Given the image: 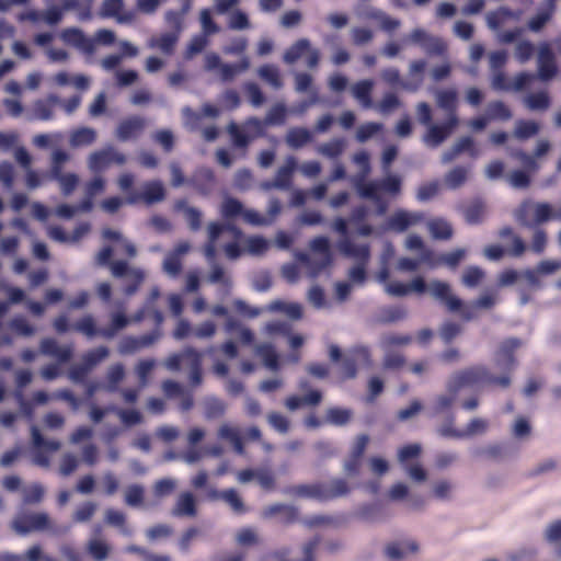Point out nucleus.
Masks as SVG:
<instances>
[{"instance_id": "nucleus-56", "label": "nucleus", "mask_w": 561, "mask_h": 561, "mask_svg": "<svg viewBox=\"0 0 561 561\" xmlns=\"http://www.w3.org/2000/svg\"><path fill=\"white\" fill-rule=\"evenodd\" d=\"M486 113L490 121H508L512 117V111L502 101L490 102Z\"/></svg>"}, {"instance_id": "nucleus-27", "label": "nucleus", "mask_w": 561, "mask_h": 561, "mask_svg": "<svg viewBox=\"0 0 561 561\" xmlns=\"http://www.w3.org/2000/svg\"><path fill=\"white\" fill-rule=\"evenodd\" d=\"M297 168V160L295 157L289 156L286 159V162L284 165H282L273 180L272 183L265 184L266 187L271 188H279V190H287L290 187L293 182V173Z\"/></svg>"}, {"instance_id": "nucleus-52", "label": "nucleus", "mask_w": 561, "mask_h": 561, "mask_svg": "<svg viewBox=\"0 0 561 561\" xmlns=\"http://www.w3.org/2000/svg\"><path fill=\"white\" fill-rule=\"evenodd\" d=\"M550 96L546 91L530 93L525 98V104L531 111H545L550 106Z\"/></svg>"}, {"instance_id": "nucleus-61", "label": "nucleus", "mask_w": 561, "mask_h": 561, "mask_svg": "<svg viewBox=\"0 0 561 561\" xmlns=\"http://www.w3.org/2000/svg\"><path fill=\"white\" fill-rule=\"evenodd\" d=\"M531 211L534 228H537L539 225L551 220V205L549 203L534 202V208L531 209Z\"/></svg>"}, {"instance_id": "nucleus-33", "label": "nucleus", "mask_w": 561, "mask_h": 561, "mask_svg": "<svg viewBox=\"0 0 561 561\" xmlns=\"http://www.w3.org/2000/svg\"><path fill=\"white\" fill-rule=\"evenodd\" d=\"M255 353L262 359V362L267 368L272 370H277L279 368V357L273 344H259L255 348Z\"/></svg>"}, {"instance_id": "nucleus-13", "label": "nucleus", "mask_w": 561, "mask_h": 561, "mask_svg": "<svg viewBox=\"0 0 561 561\" xmlns=\"http://www.w3.org/2000/svg\"><path fill=\"white\" fill-rule=\"evenodd\" d=\"M161 337L159 330H152L140 336H124L118 344V352L122 355H131L138 351L153 345Z\"/></svg>"}, {"instance_id": "nucleus-6", "label": "nucleus", "mask_w": 561, "mask_h": 561, "mask_svg": "<svg viewBox=\"0 0 561 561\" xmlns=\"http://www.w3.org/2000/svg\"><path fill=\"white\" fill-rule=\"evenodd\" d=\"M11 528L19 535L45 530L58 533L49 515L45 512H20L11 522Z\"/></svg>"}, {"instance_id": "nucleus-31", "label": "nucleus", "mask_w": 561, "mask_h": 561, "mask_svg": "<svg viewBox=\"0 0 561 561\" xmlns=\"http://www.w3.org/2000/svg\"><path fill=\"white\" fill-rule=\"evenodd\" d=\"M437 105L447 113V117L457 115L458 94L454 89L439 90L436 93Z\"/></svg>"}, {"instance_id": "nucleus-39", "label": "nucleus", "mask_w": 561, "mask_h": 561, "mask_svg": "<svg viewBox=\"0 0 561 561\" xmlns=\"http://www.w3.org/2000/svg\"><path fill=\"white\" fill-rule=\"evenodd\" d=\"M345 146V139L340 137L333 138L328 142L319 145L316 150L319 154L323 157L336 159L343 153Z\"/></svg>"}, {"instance_id": "nucleus-37", "label": "nucleus", "mask_w": 561, "mask_h": 561, "mask_svg": "<svg viewBox=\"0 0 561 561\" xmlns=\"http://www.w3.org/2000/svg\"><path fill=\"white\" fill-rule=\"evenodd\" d=\"M130 320L124 312H114L108 327L100 330V336L105 339L114 337L121 330L129 324Z\"/></svg>"}, {"instance_id": "nucleus-64", "label": "nucleus", "mask_w": 561, "mask_h": 561, "mask_svg": "<svg viewBox=\"0 0 561 561\" xmlns=\"http://www.w3.org/2000/svg\"><path fill=\"white\" fill-rule=\"evenodd\" d=\"M533 173L524 170H514L507 175L510 185L514 188H527L530 185V175Z\"/></svg>"}, {"instance_id": "nucleus-20", "label": "nucleus", "mask_w": 561, "mask_h": 561, "mask_svg": "<svg viewBox=\"0 0 561 561\" xmlns=\"http://www.w3.org/2000/svg\"><path fill=\"white\" fill-rule=\"evenodd\" d=\"M428 288L432 296L443 302L449 311H458L462 307V300L451 294L449 284L442 280H433Z\"/></svg>"}, {"instance_id": "nucleus-48", "label": "nucleus", "mask_w": 561, "mask_h": 561, "mask_svg": "<svg viewBox=\"0 0 561 561\" xmlns=\"http://www.w3.org/2000/svg\"><path fill=\"white\" fill-rule=\"evenodd\" d=\"M257 72L260 78L267 82L274 89L278 90L283 87V80L279 69L275 65H263L259 68Z\"/></svg>"}, {"instance_id": "nucleus-10", "label": "nucleus", "mask_w": 561, "mask_h": 561, "mask_svg": "<svg viewBox=\"0 0 561 561\" xmlns=\"http://www.w3.org/2000/svg\"><path fill=\"white\" fill-rule=\"evenodd\" d=\"M112 275L117 278H127L128 283L124 291L128 296L134 295L145 279L142 270L129 267L128 263L125 261H114L112 264Z\"/></svg>"}, {"instance_id": "nucleus-32", "label": "nucleus", "mask_w": 561, "mask_h": 561, "mask_svg": "<svg viewBox=\"0 0 561 561\" xmlns=\"http://www.w3.org/2000/svg\"><path fill=\"white\" fill-rule=\"evenodd\" d=\"M191 183L201 193H208L215 184V174L209 168H199L191 179Z\"/></svg>"}, {"instance_id": "nucleus-59", "label": "nucleus", "mask_w": 561, "mask_h": 561, "mask_svg": "<svg viewBox=\"0 0 561 561\" xmlns=\"http://www.w3.org/2000/svg\"><path fill=\"white\" fill-rule=\"evenodd\" d=\"M468 178V169L461 165L455 167L445 175V182L450 188H458L465 184Z\"/></svg>"}, {"instance_id": "nucleus-5", "label": "nucleus", "mask_w": 561, "mask_h": 561, "mask_svg": "<svg viewBox=\"0 0 561 561\" xmlns=\"http://www.w3.org/2000/svg\"><path fill=\"white\" fill-rule=\"evenodd\" d=\"M266 124L257 117H249L244 121L242 127L231 122L228 125V133L236 148L247 149L251 141L265 135Z\"/></svg>"}, {"instance_id": "nucleus-57", "label": "nucleus", "mask_w": 561, "mask_h": 561, "mask_svg": "<svg viewBox=\"0 0 561 561\" xmlns=\"http://www.w3.org/2000/svg\"><path fill=\"white\" fill-rule=\"evenodd\" d=\"M539 124L534 121L519 119L516 123L514 135L518 139H528L538 134Z\"/></svg>"}, {"instance_id": "nucleus-30", "label": "nucleus", "mask_w": 561, "mask_h": 561, "mask_svg": "<svg viewBox=\"0 0 561 561\" xmlns=\"http://www.w3.org/2000/svg\"><path fill=\"white\" fill-rule=\"evenodd\" d=\"M419 550V545L411 540L407 542H390L385 548V554L392 561H399L409 553H415Z\"/></svg>"}, {"instance_id": "nucleus-16", "label": "nucleus", "mask_w": 561, "mask_h": 561, "mask_svg": "<svg viewBox=\"0 0 561 561\" xmlns=\"http://www.w3.org/2000/svg\"><path fill=\"white\" fill-rule=\"evenodd\" d=\"M425 216L421 211L399 209L388 218L387 226L389 230L403 232L411 226L422 222Z\"/></svg>"}, {"instance_id": "nucleus-36", "label": "nucleus", "mask_w": 561, "mask_h": 561, "mask_svg": "<svg viewBox=\"0 0 561 561\" xmlns=\"http://www.w3.org/2000/svg\"><path fill=\"white\" fill-rule=\"evenodd\" d=\"M312 140V134L305 127L290 128L286 135V142L293 149H298Z\"/></svg>"}, {"instance_id": "nucleus-18", "label": "nucleus", "mask_w": 561, "mask_h": 561, "mask_svg": "<svg viewBox=\"0 0 561 561\" xmlns=\"http://www.w3.org/2000/svg\"><path fill=\"white\" fill-rule=\"evenodd\" d=\"M61 39L79 49L80 51L92 55L95 50V43L92 38L88 37L80 28L69 27L65 28L60 34Z\"/></svg>"}, {"instance_id": "nucleus-1", "label": "nucleus", "mask_w": 561, "mask_h": 561, "mask_svg": "<svg viewBox=\"0 0 561 561\" xmlns=\"http://www.w3.org/2000/svg\"><path fill=\"white\" fill-rule=\"evenodd\" d=\"M332 228L341 236L336 244L340 253L357 262V265L353 266L348 272L350 278L354 283L363 284L366 280V265L370 259L369 244H357L352 240L347 231V222L343 217L335 218Z\"/></svg>"}, {"instance_id": "nucleus-17", "label": "nucleus", "mask_w": 561, "mask_h": 561, "mask_svg": "<svg viewBox=\"0 0 561 561\" xmlns=\"http://www.w3.org/2000/svg\"><path fill=\"white\" fill-rule=\"evenodd\" d=\"M461 153H467L470 158L477 159L480 156L476 141L470 136H463L459 138L448 150L442 156L443 163H449L454 161Z\"/></svg>"}, {"instance_id": "nucleus-38", "label": "nucleus", "mask_w": 561, "mask_h": 561, "mask_svg": "<svg viewBox=\"0 0 561 561\" xmlns=\"http://www.w3.org/2000/svg\"><path fill=\"white\" fill-rule=\"evenodd\" d=\"M486 213V207L483 201L480 198L473 199L463 209L466 221L470 225H477L482 222Z\"/></svg>"}, {"instance_id": "nucleus-60", "label": "nucleus", "mask_w": 561, "mask_h": 561, "mask_svg": "<svg viewBox=\"0 0 561 561\" xmlns=\"http://www.w3.org/2000/svg\"><path fill=\"white\" fill-rule=\"evenodd\" d=\"M51 179L56 180L59 183L64 195L71 194L79 183V178L77 174L64 173L62 171L59 172L58 175H51Z\"/></svg>"}, {"instance_id": "nucleus-29", "label": "nucleus", "mask_w": 561, "mask_h": 561, "mask_svg": "<svg viewBox=\"0 0 561 561\" xmlns=\"http://www.w3.org/2000/svg\"><path fill=\"white\" fill-rule=\"evenodd\" d=\"M368 216V208L364 205L356 206L352 209L347 225L351 224L356 227V233L363 237H369L374 233V227L366 222Z\"/></svg>"}, {"instance_id": "nucleus-51", "label": "nucleus", "mask_w": 561, "mask_h": 561, "mask_svg": "<svg viewBox=\"0 0 561 561\" xmlns=\"http://www.w3.org/2000/svg\"><path fill=\"white\" fill-rule=\"evenodd\" d=\"M308 50H310V42L307 38H300L285 51L284 61L294 64Z\"/></svg>"}, {"instance_id": "nucleus-3", "label": "nucleus", "mask_w": 561, "mask_h": 561, "mask_svg": "<svg viewBox=\"0 0 561 561\" xmlns=\"http://www.w3.org/2000/svg\"><path fill=\"white\" fill-rule=\"evenodd\" d=\"M350 491L351 488L347 481L342 478L311 484L288 485L284 489V493L291 497L311 499L320 502H327L345 496Z\"/></svg>"}, {"instance_id": "nucleus-45", "label": "nucleus", "mask_w": 561, "mask_h": 561, "mask_svg": "<svg viewBox=\"0 0 561 561\" xmlns=\"http://www.w3.org/2000/svg\"><path fill=\"white\" fill-rule=\"evenodd\" d=\"M190 352H197L194 347H185L179 353L171 354L165 360V367L171 371H178L181 369L182 364L191 365L193 357L188 356Z\"/></svg>"}, {"instance_id": "nucleus-26", "label": "nucleus", "mask_w": 561, "mask_h": 561, "mask_svg": "<svg viewBox=\"0 0 561 561\" xmlns=\"http://www.w3.org/2000/svg\"><path fill=\"white\" fill-rule=\"evenodd\" d=\"M173 517H190L193 518L197 515V500L196 496L190 492L184 491L179 494L172 510Z\"/></svg>"}, {"instance_id": "nucleus-22", "label": "nucleus", "mask_w": 561, "mask_h": 561, "mask_svg": "<svg viewBox=\"0 0 561 561\" xmlns=\"http://www.w3.org/2000/svg\"><path fill=\"white\" fill-rule=\"evenodd\" d=\"M102 527L100 525L94 526L93 536L87 542V553L94 561H105L111 554L112 547L103 538H101Z\"/></svg>"}, {"instance_id": "nucleus-28", "label": "nucleus", "mask_w": 561, "mask_h": 561, "mask_svg": "<svg viewBox=\"0 0 561 561\" xmlns=\"http://www.w3.org/2000/svg\"><path fill=\"white\" fill-rule=\"evenodd\" d=\"M41 353L56 358L59 363H67L72 357L71 346H60L55 339L46 337L41 341Z\"/></svg>"}, {"instance_id": "nucleus-25", "label": "nucleus", "mask_w": 561, "mask_h": 561, "mask_svg": "<svg viewBox=\"0 0 561 561\" xmlns=\"http://www.w3.org/2000/svg\"><path fill=\"white\" fill-rule=\"evenodd\" d=\"M409 39L414 44H420L426 48V51L431 55H444L446 53V44L440 38H434L422 28H414Z\"/></svg>"}, {"instance_id": "nucleus-35", "label": "nucleus", "mask_w": 561, "mask_h": 561, "mask_svg": "<svg viewBox=\"0 0 561 561\" xmlns=\"http://www.w3.org/2000/svg\"><path fill=\"white\" fill-rule=\"evenodd\" d=\"M427 228L435 240H449L454 234L451 225L442 218L432 219L427 224Z\"/></svg>"}, {"instance_id": "nucleus-44", "label": "nucleus", "mask_w": 561, "mask_h": 561, "mask_svg": "<svg viewBox=\"0 0 561 561\" xmlns=\"http://www.w3.org/2000/svg\"><path fill=\"white\" fill-rule=\"evenodd\" d=\"M96 140V131L90 127H80L70 135L72 147L90 146Z\"/></svg>"}, {"instance_id": "nucleus-21", "label": "nucleus", "mask_w": 561, "mask_h": 561, "mask_svg": "<svg viewBox=\"0 0 561 561\" xmlns=\"http://www.w3.org/2000/svg\"><path fill=\"white\" fill-rule=\"evenodd\" d=\"M31 434L32 442L38 449L34 455V462L38 466L47 467L49 465L48 456L41 449H45L47 451H57L60 448V443L58 440H46L36 426H32Z\"/></svg>"}, {"instance_id": "nucleus-54", "label": "nucleus", "mask_w": 561, "mask_h": 561, "mask_svg": "<svg viewBox=\"0 0 561 561\" xmlns=\"http://www.w3.org/2000/svg\"><path fill=\"white\" fill-rule=\"evenodd\" d=\"M405 316L407 311L403 307L389 306L380 309L378 320L381 323L388 324L403 320Z\"/></svg>"}, {"instance_id": "nucleus-34", "label": "nucleus", "mask_w": 561, "mask_h": 561, "mask_svg": "<svg viewBox=\"0 0 561 561\" xmlns=\"http://www.w3.org/2000/svg\"><path fill=\"white\" fill-rule=\"evenodd\" d=\"M45 556L39 545H34L23 554L3 553L0 556V561H45Z\"/></svg>"}, {"instance_id": "nucleus-24", "label": "nucleus", "mask_w": 561, "mask_h": 561, "mask_svg": "<svg viewBox=\"0 0 561 561\" xmlns=\"http://www.w3.org/2000/svg\"><path fill=\"white\" fill-rule=\"evenodd\" d=\"M520 345V340L516 337L503 341L496 354V365L508 373L512 371L516 366L514 353Z\"/></svg>"}, {"instance_id": "nucleus-53", "label": "nucleus", "mask_w": 561, "mask_h": 561, "mask_svg": "<svg viewBox=\"0 0 561 561\" xmlns=\"http://www.w3.org/2000/svg\"><path fill=\"white\" fill-rule=\"evenodd\" d=\"M73 331L84 334L88 337L100 335V330L95 324L93 316L85 314L79 319L71 328Z\"/></svg>"}, {"instance_id": "nucleus-14", "label": "nucleus", "mask_w": 561, "mask_h": 561, "mask_svg": "<svg viewBox=\"0 0 561 561\" xmlns=\"http://www.w3.org/2000/svg\"><path fill=\"white\" fill-rule=\"evenodd\" d=\"M458 125V115L447 117L445 123L442 125L432 124L428 126V129L424 135V141L433 148L438 147L453 134Z\"/></svg>"}, {"instance_id": "nucleus-23", "label": "nucleus", "mask_w": 561, "mask_h": 561, "mask_svg": "<svg viewBox=\"0 0 561 561\" xmlns=\"http://www.w3.org/2000/svg\"><path fill=\"white\" fill-rule=\"evenodd\" d=\"M224 231H230L236 238L242 236V231L230 224L210 222L208 226V242L205 247V255L208 260H213L216 255V241Z\"/></svg>"}, {"instance_id": "nucleus-7", "label": "nucleus", "mask_w": 561, "mask_h": 561, "mask_svg": "<svg viewBox=\"0 0 561 561\" xmlns=\"http://www.w3.org/2000/svg\"><path fill=\"white\" fill-rule=\"evenodd\" d=\"M126 162L127 157L112 145L93 151L88 158V167L93 173L103 172L113 164L121 167Z\"/></svg>"}, {"instance_id": "nucleus-19", "label": "nucleus", "mask_w": 561, "mask_h": 561, "mask_svg": "<svg viewBox=\"0 0 561 561\" xmlns=\"http://www.w3.org/2000/svg\"><path fill=\"white\" fill-rule=\"evenodd\" d=\"M146 118L134 115L123 119L116 128V137L121 141L138 138L146 128Z\"/></svg>"}, {"instance_id": "nucleus-42", "label": "nucleus", "mask_w": 561, "mask_h": 561, "mask_svg": "<svg viewBox=\"0 0 561 561\" xmlns=\"http://www.w3.org/2000/svg\"><path fill=\"white\" fill-rule=\"evenodd\" d=\"M514 18H516V14L511 9L501 7L486 14V24L491 30L497 31L507 20Z\"/></svg>"}, {"instance_id": "nucleus-62", "label": "nucleus", "mask_w": 561, "mask_h": 561, "mask_svg": "<svg viewBox=\"0 0 561 561\" xmlns=\"http://www.w3.org/2000/svg\"><path fill=\"white\" fill-rule=\"evenodd\" d=\"M439 191H440V184H439V181H437V180L423 183L417 188L416 199L422 203L428 202L432 198H434L435 196H437Z\"/></svg>"}, {"instance_id": "nucleus-47", "label": "nucleus", "mask_w": 561, "mask_h": 561, "mask_svg": "<svg viewBox=\"0 0 561 561\" xmlns=\"http://www.w3.org/2000/svg\"><path fill=\"white\" fill-rule=\"evenodd\" d=\"M249 67L250 61L247 57H243L239 62L236 64H224L219 71L220 79L225 82L231 81L237 75L248 70Z\"/></svg>"}, {"instance_id": "nucleus-9", "label": "nucleus", "mask_w": 561, "mask_h": 561, "mask_svg": "<svg viewBox=\"0 0 561 561\" xmlns=\"http://www.w3.org/2000/svg\"><path fill=\"white\" fill-rule=\"evenodd\" d=\"M298 388L301 391H306V393L301 397L293 394V396H289L286 398L285 407L289 411H296V410H298L300 408H305V407H317L322 402V399H323L322 392L317 389L309 390L310 382L307 379H301L298 382Z\"/></svg>"}, {"instance_id": "nucleus-43", "label": "nucleus", "mask_w": 561, "mask_h": 561, "mask_svg": "<svg viewBox=\"0 0 561 561\" xmlns=\"http://www.w3.org/2000/svg\"><path fill=\"white\" fill-rule=\"evenodd\" d=\"M218 436L221 439L229 440L238 454L242 455L244 453L243 440L238 428L224 424L218 431Z\"/></svg>"}, {"instance_id": "nucleus-46", "label": "nucleus", "mask_w": 561, "mask_h": 561, "mask_svg": "<svg viewBox=\"0 0 561 561\" xmlns=\"http://www.w3.org/2000/svg\"><path fill=\"white\" fill-rule=\"evenodd\" d=\"M534 208V201L525 199L520 203V205L515 209L514 217L515 220L525 228H534V221L531 219Z\"/></svg>"}, {"instance_id": "nucleus-63", "label": "nucleus", "mask_w": 561, "mask_h": 561, "mask_svg": "<svg viewBox=\"0 0 561 561\" xmlns=\"http://www.w3.org/2000/svg\"><path fill=\"white\" fill-rule=\"evenodd\" d=\"M554 4H549L547 9L538 12L528 21V27L533 32H539L546 23L552 18L554 12Z\"/></svg>"}, {"instance_id": "nucleus-40", "label": "nucleus", "mask_w": 561, "mask_h": 561, "mask_svg": "<svg viewBox=\"0 0 561 561\" xmlns=\"http://www.w3.org/2000/svg\"><path fill=\"white\" fill-rule=\"evenodd\" d=\"M178 41V33H164L159 37L151 38L150 46L152 48H158L165 55H172L174 53Z\"/></svg>"}, {"instance_id": "nucleus-58", "label": "nucleus", "mask_w": 561, "mask_h": 561, "mask_svg": "<svg viewBox=\"0 0 561 561\" xmlns=\"http://www.w3.org/2000/svg\"><path fill=\"white\" fill-rule=\"evenodd\" d=\"M105 520L107 524L119 528L124 535H131V529L126 524V516L123 512L108 508L105 513Z\"/></svg>"}, {"instance_id": "nucleus-49", "label": "nucleus", "mask_w": 561, "mask_h": 561, "mask_svg": "<svg viewBox=\"0 0 561 561\" xmlns=\"http://www.w3.org/2000/svg\"><path fill=\"white\" fill-rule=\"evenodd\" d=\"M222 501L227 503L237 515H243L248 512L242 497L236 489L230 488L222 490Z\"/></svg>"}, {"instance_id": "nucleus-12", "label": "nucleus", "mask_w": 561, "mask_h": 561, "mask_svg": "<svg viewBox=\"0 0 561 561\" xmlns=\"http://www.w3.org/2000/svg\"><path fill=\"white\" fill-rule=\"evenodd\" d=\"M237 478L240 483H248L255 480L261 489L266 492H272L276 489L275 473L267 467L240 470Z\"/></svg>"}, {"instance_id": "nucleus-2", "label": "nucleus", "mask_w": 561, "mask_h": 561, "mask_svg": "<svg viewBox=\"0 0 561 561\" xmlns=\"http://www.w3.org/2000/svg\"><path fill=\"white\" fill-rule=\"evenodd\" d=\"M511 377L508 375L494 376L483 365L471 366L456 371L450 377L447 389L450 393L457 394L463 388L497 386L508 388Z\"/></svg>"}, {"instance_id": "nucleus-8", "label": "nucleus", "mask_w": 561, "mask_h": 561, "mask_svg": "<svg viewBox=\"0 0 561 561\" xmlns=\"http://www.w3.org/2000/svg\"><path fill=\"white\" fill-rule=\"evenodd\" d=\"M165 198V190L161 181L151 180L142 185L141 192H131L125 199L127 204L134 205L145 203L146 205H153L162 202Z\"/></svg>"}, {"instance_id": "nucleus-50", "label": "nucleus", "mask_w": 561, "mask_h": 561, "mask_svg": "<svg viewBox=\"0 0 561 561\" xmlns=\"http://www.w3.org/2000/svg\"><path fill=\"white\" fill-rule=\"evenodd\" d=\"M352 419V411L350 409L333 407L328 409L325 414V423L343 426L346 425Z\"/></svg>"}, {"instance_id": "nucleus-15", "label": "nucleus", "mask_w": 561, "mask_h": 561, "mask_svg": "<svg viewBox=\"0 0 561 561\" xmlns=\"http://www.w3.org/2000/svg\"><path fill=\"white\" fill-rule=\"evenodd\" d=\"M550 150V142L548 140H540L533 154L525 152L524 150H514L511 152L512 158L518 160L527 171L537 173L540 169V164L537 159L547 154Z\"/></svg>"}, {"instance_id": "nucleus-11", "label": "nucleus", "mask_w": 561, "mask_h": 561, "mask_svg": "<svg viewBox=\"0 0 561 561\" xmlns=\"http://www.w3.org/2000/svg\"><path fill=\"white\" fill-rule=\"evenodd\" d=\"M556 56L549 45L543 42L539 45L537 56V77L541 81H550L558 75Z\"/></svg>"}, {"instance_id": "nucleus-55", "label": "nucleus", "mask_w": 561, "mask_h": 561, "mask_svg": "<svg viewBox=\"0 0 561 561\" xmlns=\"http://www.w3.org/2000/svg\"><path fill=\"white\" fill-rule=\"evenodd\" d=\"M356 190L363 198L373 199L376 203L381 202L379 182H365L364 180H359L356 182Z\"/></svg>"}, {"instance_id": "nucleus-4", "label": "nucleus", "mask_w": 561, "mask_h": 561, "mask_svg": "<svg viewBox=\"0 0 561 561\" xmlns=\"http://www.w3.org/2000/svg\"><path fill=\"white\" fill-rule=\"evenodd\" d=\"M312 254L298 251L295 254L296 260L307 267L311 277H317L332 264V253L330 241L324 236L316 237L310 241Z\"/></svg>"}, {"instance_id": "nucleus-41", "label": "nucleus", "mask_w": 561, "mask_h": 561, "mask_svg": "<svg viewBox=\"0 0 561 561\" xmlns=\"http://www.w3.org/2000/svg\"><path fill=\"white\" fill-rule=\"evenodd\" d=\"M374 83L370 80H362L352 88L354 98H356L364 107L368 108L373 105L371 91Z\"/></svg>"}]
</instances>
